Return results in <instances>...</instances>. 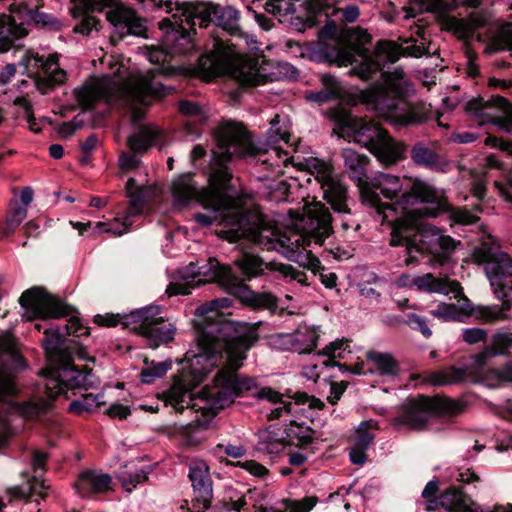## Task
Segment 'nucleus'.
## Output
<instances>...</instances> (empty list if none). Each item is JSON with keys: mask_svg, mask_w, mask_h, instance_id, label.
I'll return each mask as SVG.
<instances>
[{"mask_svg": "<svg viewBox=\"0 0 512 512\" xmlns=\"http://www.w3.org/2000/svg\"><path fill=\"white\" fill-rule=\"evenodd\" d=\"M332 119L338 127L350 133L354 141L368 148L375 146L377 140L383 135L385 130L371 120L358 118L344 108L333 111Z\"/></svg>", "mask_w": 512, "mask_h": 512, "instance_id": "obj_20", "label": "nucleus"}, {"mask_svg": "<svg viewBox=\"0 0 512 512\" xmlns=\"http://www.w3.org/2000/svg\"><path fill=\"white\" fill-rule=\"evenodd\" d=\"M195 348L188 350L185 359L191 366L202 365L199 381L211 367L216 364V354H224L226 364L216 374L214 385L204 388L197 396L190 393L181 383H175L165 395V402L176 412L184 409L201 410L204 415H215L230 405L236 397L254 396L259 400H267L272 404L281 403L271 411L269 419H279L284 413L290 414L291 401H283V395L270 387H260L254 378L241 376L237 370L246 358L247 350L253 340L249 335L236 332H223V338H216L209 331H198Z\"/></svg>", "mask_w": 512, "mask_h": 512, "instance_id": "obj_1", "label": "nucleus"}, {"mask_svg": "<svg viewBox=\"0 0 512 512\" xmlns=\"http://www.w3.org/2000/svg\"><path fill=\"white\" fill-rule=\"evenodd\" d=\"M219 278L230 286L231 293L237 295L247 306L256 310H268L275 313L278 308V298L271 292H256L242 284V281L232 274L231 268L223 266L218 273Z\"/></svg>", "mask_w": 512, "mask_h": 512, "instance_id": "obj_22", "label": "nucleus"}, {"mask_svg": "<svg viewBox=\"0 0 512 512\" xmlns=\"http://www.w3.org/2000/svg\"><path fill=\"white\" fill-rule=\"evenodd\" d=\"M24 361L10 332L0 334V401L12 398L17 388L13 371L24 369Z\"/></svg>", "mask_w": 512, "mask_h": 512, "instance_id": "obj_18", "label": "nucleus"}, {"mask_svg": "<svg viewBox=\"0 0 512 512\" xmlns=\"http://www.w3.org/2000/svg\"><path fill=\"white\" fill-rule=\"evenodd\" d=\"M412 283L418 290L428 293L453 294L455 298H460L463 295L460 283L448 276L436 277L432 273H426L413 278Z\"/></svg>", "mask_w": 512, "mask_h": 512, "instance_id": "obj_31", "label": "nucleus"}, {"mask_svg": "<svg viewBox=\"0 0 512 512\" xmlns=\"http://www.w3.org/2000/svg\"><path fill=\"white\" fill-rule=\"evenodd\" d=\"M405 323L413 330H418L425 338L432 336V331L428 326L427 320L415 313L407 315Z\"/></svg>", "mask_w": 512, "mask_h": 512, "instance_id": "obj_64", "label": "nucleus"}, {"mask_svg": "<svg viewBox=\"0 0 512 512\" xmlns=\"http://www.w3.org/2000/svg\"><path fill=\"white\" fill-rule=\"evenodd\" d=\"M168 25L171 29L167 30L163 39L165 51L169 55L187 54L194 49V42L190 31L178 20L167 19L161 22V26Z\"/></svg>", "mask_w": 512, "mask_h": 512, "instance_id": "obj_27", "label": "nucleus"}, {"mask_svg": "<svg viewBox=\"0 0 512 512\" xmlns=\"http://www.w3.org/2000/svg\"><path fill=\"white\" fill-rule=\"evenodd\" d=\"M304 221V233H284L280 247L297 252L312 243L322 246L333 233L332 216L324 204L317 202L308 208Z\"/></svg>", "mask_w": 512, "mask_h": 512, "instance_id": "obj_11", "label": "nucleus"}, {"mask_svg": "<svg viewBox=\"0 0 512 512\" xmlns=\"http://www.w3.org/2000/svg\"><path fill=\"white\" fill-rule=\"evenodd\" d=\"M507 309V305L479 306L475 311V315L483 322L492 323L506 319L505 310Z\"/></svg>", "mask_w": 512, "mask_h": 512, "instance_id": "obj_52", "label": "nucleus"}, {"mask_svg": "<svg viewBox=\"0 0 512 512\" xmlns=\"http://www.w3.org/2000/svg\"><path fill=\"white\" fill-rule=\"evenodd\" d=\"M229 200H230L229 204H227L226 206H223L219 209H214L213 207H204L205 209H210L211 212L209 214L196 213V214H194L193 219L195 220V222L198 225H200L202 227H209L212 224H214L215 222H219L220 224L223 225V228L218 231V235L221 238L226 239L225 237H223L221 235L223 230L229 229V226L227 225L226 220L228 219L230 214H232L234 212V210L241 211V209H242V206L238 205L236 199L229 196Z\"/></svg>", "mask_w": 512, "mask_h": 512, "instance_id": "obj_36", "label": "nucleus"}, {"mask_svg": "<svg viewBox=\"0 0 512 512\" xmlns=\"http://www.w3.org/2000/svg\"><path fill=\"white\" fill-rule=\"evenodd\" d=\"M23 24H16L10 17L0 14V53L9 51L17 39L27 35Z\"/></svg>", "mask_w": 512, "mask_h": 512, "instance_id": "obj_41", "label": "nucleus"}, {"mask_svg": "<svg viewBox=\"0 0 512 512\" xmlns=\"http://www.w3.org/2000/svg\"><path fill=\"white\" fill-rule=\"evenodd\" d=\"M307 11L305 24L312 27L316 24V16L325 14L327 17L336 16L342 13L343 20L347 23L355 22L359 17V8L356 5H349L344 9L334 8L327 0H306L304 2Z\"/></svg>", "mask_w": 512, "mask_h": 512, "instance_id": "obj_30", "label": "nucleus"}, {"mask_svg": "<svg viewBox=\"0 0 512 512\" xmlns=\"http://www.w3.org/2000/svg\"><path fill=\"white\" fill-rule=\"evenodd\" d=\"M342 157L344 159L345 167L349 171L350 177L356 181L357 185L361 189V186L366 184L365 181V166L366 157L357 153L351 148H345L342 151Z\"/></svg>", "mask_w": 512, "mask_h": 512, "instance_id": "obj_44", "label": "nucleus"}, {"mask_svg": "<svg viewBox=\"0 0 512 512\" xmlns=\"http://www.w3.org/2000/svg\"><path fill=\"white\" fill-rule=\"evenodd\" d=\"M104 403L103 394H85L80 399L71 402L69 405V410L76 414H82L83 412H93Z\"/></svg>", "mask_w": 512, "mask_h": 512, "instance_id": "obj_50", "label": "nucleus"}, {"mask_svg": "<svg viewBox=\"0 0 512 512\" xmlns=\"http://www.w3.org/2000/svg\"><path fill=\"white\" fill-rule=\"evenodd\" d=\"M359 43L349 47L341 48L337 52V60L340 66H347L355 61V56L363 57V61L354 66L350 71V75L358 76L362 80L370 79L375 73L380 71L383 66L397 62L401 56L409 54L412 56H420L419 47L413 46L412 52L409 48H403L394 41H379L374 50V58L366 56L368 49L365 48L366 43H370L371 36L361 29L356 31Z\"/></svg>", "mask_w": 512, "mask_h": 512, "instance_id": "obj_6", "label": "nucleus"}, {"mask_svg": "<svg viewBox=\"0 0 512 512\" xmlns=\"http://www.w3.org/2000/svg\"><path fill=\"white\" fill-rule=\"evenodd\" d=\"M213 20L215 24L229 33H234L238 30L239 14L232 7H219L214 6Z\"/></svg>", "mask_w": 512, "mask_h": 512, "instance_id": "obj_45", "label": "nucleus"}, {"mask_svg": "<svg viewBox=\"0 0 512 512\" xmlns=\"http://www.w3.org/2000/svg\"><path fill=\"white\" fill-rule=\"evenodd\" d=\"M491 46L494 50H508L512 52V24L506 23L498 28L492 38Z\"/></svg>", "mask_w": 512, "mask_h": 512, "instance_id": "obj_53", "label": "nucleus"}, {"mask_svg": "<svg viewBox=\"0 0 512 512\" xmlns=\"http://www.w3.org/2000/svg\"><path fill=\"white\" fill-rule=\"evenodd\" d=\"M43 373L46 377L44 385L47 395L46 399L36 402L18 403L11 402V398H9L7 401L15 413L25 418H34L40 413L47 411L56 396L67 389H88L96 381L91 370L87 368L83 370L76 369L74 365L66 363H61L57 368L45 369Z\"/></svg>", "mask_w": 512, "mask_h": 512, "instance_id": "obj_8", "label": "nucleus"}, {"mask_svg": "<svg viewBox=\"0 0 512 512\" xmlns=\"http://www.w3.org/2000/svg\"><path fill=\"white\" fill-rule=\"evenodd\" d=\"M170 367H171V362L155 363L154 361H152L151 365L142 369L141 374H140L141 381L143 383H151L156 378L162 377L168 371V369Z\"/></svg>", "mask_w": 512, "mask_h": 512, "instance_id": "obj_56", "label": "nucleus"}, {"mask_svg": "<svg viewBox=\"0 0 512 512\" xmlns=\"http://www.w3.org/2000/svg\"><path fill=\"white\" fill-rule=\"evenodd\" d=\"M486 24V17L481 12H472L465 19L453 18L450 21L451 29L462 39H470L473 37L476 29Z\"/></svg>", "mask_w": 512, "mask_h": 512, "instance_id": "obj_43", "label": "nucleus"}, {"mask_svg": "<svg viewBox=\"0 0 512 512\" xmlns=\"http://www.w3.org/2000/svg\"><path fill=\"white\" fill-rule=\"evenodd\" d=\"M125 191L130 200L127 215L122 218L121 223L118 217L115 218L114 223L97 222L94 228L99 232L104 231L111 233L113 236H121L132 225L131 217L141 212L146 195V187L144 185H137L134 178H129Z\"/></svg>", "mask_w": 512, "mask_h": 512, "instance_id": "obj_23", "label": "nucleus"}, {"mask_svg": "<svg viewBox=\"0 0 512 512\" xmlns=\"http://www.w3.org/2000/svg\"><path fill=\"white\" fill-rule=\"evenodd\" d=\"M19 303L27 321L40 318H60L69 314V307L42 287H32L22 293Z\"/></svg>", "mask_w": 512, "mask_h": 512, "instance_id": "obj_16", "label": "nucleus"}, {"mask_svg": "<svg viewBox=\"0 0 512 512\" xmlns=\"http://www.w3.org/2000/svg\"><path fill=\"white\" fill-rule=\"evenodd\" d=\"M417 217H396L391 231V246L406 248V265L417 262V254L431 256L433 264L443 265L449 261L460 242L430 224L418 225Z\"/></svg>", "mask_w": 512, "mask_h": 512, "instance_id": "obj_5", "label": "nucleus"}, {"mask_svg": "<svg viewBox=\"0 0 512 512\" xmlns=\"http://www.w3.org/2000/svg\"><path fill=\"white\" fill-rule=\"evenodd\" d=\"M127 329L144 336L151 347L156 348L174 338L176 328L161 315L158 306H147L128 313Z\"/></svg>", "mask_w": 512, "mask_h": 512, "instance_id": "obj_12", "label": "nucleus"}, {"mask_svg": "<svg viewBox=\"0 0 512 512\" xmlns=\"http://www.w3.org/2000/svg\"><path fill=\"white\" fill-rule=\"evenodd\" d=\"M430 403L433 415L455 416L464 409L461 402L448 397H430Z\"/></svg>", "mask_w": 512, "mask_h": 512, "instance_id": "obj_46", "label": "nucleus"}, {"mask_svg": "<svg viewBox=\"0 0 512 512\" xmlns=\"http://www.w3.org/2000/svg\"><path fill=\"white\" fill-rule=\"evenodd\" d=\"M111 482L112 478L109 474L87 470L79 475L75 487L82 497H88L92 494L107 492L110 490Z\"/></svg>", "mask_w": 512, "mask_h": 512, "instance_id": "obj_34", "label": "nucleus"}, {"mask_svg": "<svg viewBox=\"0 0 512 512\" xmlns=\"http://www.w3.org/2000/svg\"><path fill=\"white\" fill-rule=\"evenodd\" d=\"M159 130L154 126L141 125L127 138V146L134 153H146L156 142Z\"/></svg>", "mask_w": 512, "mask_h": 512, "instance_id": "obj_40", "label": "nucleus"}, {"mask_svg": "<svg viewBox=\"0 0 512 512\" xmlns=\"http://www.w3.org/2000/svg\"><path fill=\"white\" fill-rule=\"evenodd\" d=\"M495 356V352L489 349L487 346L478 354L470 357V363L465 364L464 366H468V375L473 374L482 369L485 365L487 359Z\"/></svg>", "mask_w": 512, "mask_h": 512, "instance_id": "obj_63", "label": "nucleus"}, {"mask_svg": "<svg viewBox=\"0 0 512 512\" xmlns=\"http://www.w3.org/2000/svg\"><path fill=\"white\" fill-rule=\"evenodd\" d=\"M26 19L42 27H47L53 30L61 28V22L50 14L40 12L39 10L29 9L27 11Z\"/></svg>", "mask_w": 512, "mask_h": 512, "instance_id": "obj_55", "label": "nucleus"}, {"mask_svg": "<svg viewBox=\"0 0 512 512\" xmlns=\"http://www.w3.org/2000/svg\"><path fill=\"white\" fill-rule=\"evenodd\" d=\"M406 147L402 142L396 141L385 130L370 151L379 161L391 165L404 158Z\"/></svg>", "mask_w": 512, "mask_h": 512, "instance_id": "obj_33", "label": "nucleus"}, {"mask_svg": "<svg viewBox=\"0 0 512 512\" xmlns=\"http://www.w3.org/2000/svg\"><path fill=\"white\" fill-rule=\"evenodd\" d=\"M411 159L417 166L426 167L437 172H446L449 163L422 143H417L411 150Z\"/></svg>", "mask_w": 512, "mask_h": 512, "instance_id": "obj_39", "label": "nucleus"}, {"mask_svg": "<svg viewBox=\"0 0 512 512\" xmlns=\"http://www.w3.org/2000/svg\"><path fill=\"white\" fill-rule=\"evenodd\" d=\"M403 189L404 185L400 177L380 173L370 182H366V184L362 185L360 192L363 202L374 208L376 212L382 216L383 222H389L391 226H393L395 219H390V216L400 212V209L396 205V202L393 204L383 203L377 190H379L385 198L392 200L398 196L399 192H404Z\"/></svg>", "mask_w": 512, "mask_h": 512, "instance_id": "obj_13", "label": "nucleus"}, {"mask_svg": "<svg viewBox=\"0 0 512 512\" xmlns=\"http://www.w3.org/2000/svg\"><path fill=\"white\" fill-rule=\"evenodd\" d=\"M373 424L370 422L362 423L356 431L354 445L359 448L367 449L373 442L375 435L370 431Z\"/></svg>", "mask_w": 512, "mask_h": 512, "instance_id": "obj_58", "label": "nucleus"}, {"mask_svg": "<svg viewBox=\"0 0 512 512\" xmlns=\"http://www.w3.org/2000/svg\"><path fill=\"white\" fill-rule=\"evenodd\" d=\"M229 229L223 230L222 236L229 242L246 238L254 244L267 250L280 249V240L284 233L270 226L263 215L256 209L234 210L226 220Z\"/></svg>", "mask_w": 512, "mask_h": 512, "instance_id": "obj_9", "label": "nucleus"}, {"mask_svg": "<svg viewBox=\"0 0 512 512\" xmlns=\"http://www.w3.org/2000/svg\"><path fill=\"white\" fill-rule=\"evenodd\" d=\"M320 355L329 357L328 360L323 362L325 366H338L341 371H349L351 372V368L354 365L340 364L335 361V359L346 360L347 355L351 354L349 341L348 340H336L327 345L320 353Z\"/></svg>", "mask_w": 512, "mask_h": 512, "instance_id": "obj_42", "label": "nucleus"}, {"mask_svg": "<svg viewBox=\"0 0 512 512\" xmlns=\"http://www.w3.org/2000/svg\"><path fill=\"white\" fill-rule=\"evenodd\" d=\"M367 363L357 362L351 368L353 374H377L385 378H394L398 376L400 367L395 357L387 352H378L370 350L366 353Z\"/></svg>", "mask_w": 512, "mask_h": 512, "instance_id": "obj_25", "label": "nucleus"}, {"mask_svg": "<svg viewBox=\"0 0 512 512\" xmlns=\"http://www.w3.org/2000/svg\"><path fill=\"white\" fill-rule=\"evenodd\" d=\"M311 175L314 176L323 191L324 199L331 205L335 212L349 213L347 205V187L335 173L330 163L318 158L307 161Z\"/></svg>", "mask_w": 512, "mask_h": 512, "instance_id": "obj_15", "label": "nucleus"}, {"mask_svg": "<svg viewBox=\"0 0 512 512\" xmlns=\"http://www.w3.org/2000/svg\"><path fill=\"white\" fill-rule=\"evenodd\" d=\"M188 478L193 491L191 512H205L214 499L213 480L208 464L200 459L191 460L188 464Z\"/></svg>", "mask_w": 512, "mask_h": 512, "instance_id": "obj_21", "label": "nucleus"}, {"mask_svg": "<svg viewBox=\"0 0 512 512\" xmlns=\"http://www.w3.org/2000/svg\"><path fill=\"white\" fill-rule=\"evenodd\" d=\"M430 314L443 321H460L461 310L453 303H440L437 307L430 311Z\"/></svg>", "mask_w": 512, "mask_h": 512, "instance_id": "obj_54", "label": "nucleus"}, {"mask_svg": "<svg viewBox=\"0 0 512 512\" xmlns=\"http://www.w3.org/2000/svg\"><path fill=\"white\" fill-rule=\"evenodd\" d=\"M32 60L35 65L40 68L39 75L36 77L37 89L45 94L61 85L66 80V72L58 67L57 57L55 55L49 56L46 60L42 57L34 56Z\"/></svg>", "mask_w": 512, "mask_h": 512, "instance_id": "obj_28", "label": "nucleus"}, {"mask_svg": "<svg viewBox=\"0 0 512 512\" xmlns=\"http://www.w3.org/2000/svg\"><path fill=\"white\" fill-rule=\"evenodd\" d=\"M287 441L295 446L304 447L313 440L314 432L307 426L291 422L285 429Z\"/></svg>", "mask_w": 512, "mask_h": 512, "instance_id": "obj_47", "label": "nucleus"}, {"mask_svg": "<svg viewBox=\"0 0 512 512\" xmlns=\"http://www.w3.org/2000/svg\"><path fill=\"white\" fill-rule=\"evenodd\" d=\"M213 11L214 5L209 3L183 2L176 4L173 19L194 31L196 25L204 28L212 22Z\"/></svg>", "mask_w": 512, "mask_h": 512, "instance_id": "obj_26", "label": "nucleus"}, {"mask_svg": "<svg viewBox=\"0 0 512 512\" xmlns=\"http://www.w3.org/2000/svg\"><path fill=\"white\" fill-rule=\"evenodd\" d=\"M216 147L212 151L209 164V185L199 187L190 173L179 175L171 185L173 201L177 205H187L196 201L203 207L219 209L229 204V195L225 190L232 180L229 162L236 158L252 156L257 153L250 133L239 123L227 121L214 131Z\"/></svg>", "mask_w": 512, "mask_h": 512, "instance_id": "obj_2", "label": "nucleus"}, {"mask_svg": "<svg viewBox=\"0 0 512 512\" xmlns=\"http://www.w3.org/2000/svg\"><path fill=\"white\" fill-rule=\"evenodd\" d=\"M262 498V494L257 492L255 489H248L246 493L237 500L230 498V500L225 504V509L240 512L247 506H251L254 511L255 508L258 507L259 500H262Z\"/></svg>", "mask_w": 512, "mask_h": 512, "instance_id": "obj_51", "label": "nucleus"}, {"mask_svg": "<svg viewBox=\"0 0 512 512\" xmlns=\"http://www.w3.org/2000/svg\"><path fill=\"white\" fill-rule=\"evenodd\" d=\"M477 262L484 265V270L495 293L504 297L512 293V259L498 247L483 243L476 251Z\"/></svg>", "mask_w": 512, "mask_h": 512, "instance_id": "obj_14", "label": "nucleus"}, {"mask_svg": "<svg viewBox=\"0 0 512 512\" xmlns=\"http://www.w3.org/2000/svg\"><path fill=\"white\" fill-rule=\"evenodd\" d=\"M117 479L127 492H131L137 484L145 482L148 475L141 469H133L126 465L117 472Z\"/></svg>", "mask_w": 512, "mask_h": 512, "instance_id": "obj_48", "label": "nucleus"}, {"mask_svg": "<svg viewBox=\"0 0 512 512\" xmlns=\"http://www.w3.org/2000/svg\"><path fill=\"white\" fill-rule=\"evenodd\" d=\"M322 82L326 88L324 90L308 94V100L323 103L339 95L341 88L333 76L324 75L322 77Z\"/></svg>", "mask_w": 512, "mask_h": 512, "instance_id": "obj_49", "label": "nucleus"}, {"mask_svg": "<svg viewBox=\"0 0 512 512\" xmlns=\"http://www.w3.org/2000/svg\"><path fill=\"white\" fill-rule=\"evenodd\" d=\"M318 334L315 330L304 327L291 334L280 336L281 344L288 350L299 354L311 353L317 346Z\"/></svg>", "mask_w": 512, "mask_h": 512, "instance_id": "obj_32", "label": "nucleus"}, {"mask_svg": "<svg viewBox=\"0 0 512 512\" xmlns=\"http://www.w3.org/2000/svg\"><path fill=\"white\" fill-rule=\"evenodd\" d=\"M128 314H113L106 313L104 315L98 314L94 317V323L101 327H115L118 324H121L124 328L126 327V317Z\"/></svg>", "mask_w": 512, "mask_h": 512, "instance_id": "obj_62", "label": "nucleus"}, {"mask_svg": "<svg viewBox=\"0 0 512 512\" xmlns=\"http://www.w3.org/2000/svg\"><path fill=\"white\" fill-rule=\"evenodd\" d=\"M158 74L159 70H150L133 76L124 84L110 77L93 79L75 89V97L85 110L93 108L101 100L109 104L126 100L133 104L148 105L153 99L166 94L164 85L156 80Z\"/></svg>", "mask_w": 512, "mask_h": 512, "instance_id": "obj_4", "label": "nucleus"}, {"mask_svg": "<svg viewBox=\"0 0 512 512\" xmlns=\"http://www.w3.org/2000/svg\"><path fill=\"white\" fill-rule=\"evenodd\" d=\"M488 107H498L503 109V114L493 116L491 122L500 130L512 133V106L509 105L507 99L502 96H491L489 100L483 98H475L466 104V110L479 116L485 115V109ZM487 145L498 148L507 152L512 156V141L504 140L501 137L488 136L485 140Z\"/></svg>", "mask_w": 512, "mask_h": 512, "instance_id": "obj_17", "label": "nucleus"}, {"mask_svg": "<svg viewBox=\"0 0 512 512\" xmlns=\"http://www.w3.org/2000/svg\"><path fill=\"white\" fill-rule=\"evenodd\" d=\"M234 264L247 280L259 277L265 271H271L278 273L284 279L294 280L302 285H307V275L304 271L296 269L290 264L264 262L259 256L252 253L240 254L235 258Z\"/></svg>", "mask_w": 512, "mask_h": 512, "instance_id": "obj_19", "label": "nucleus"}, {"mask_svg": "<svg viewBox=\"0 0 512 512\" xmlns=\"http://www.w3.org/2000/svg\"><path fill=\"white\" fill-rule=\"evenodd\" d=\"M42 343L51 360L58 362V365L61 363L67 364L69 360V355H66L68 343H66L59 328H45Z\"/></svg>", "mask_w": 512, "mask_h": 512, "instance_id": "obj_37", "label": "nucleus"}, {"mask_svg": "<svg viewBox=\"0 0 512 512\" xmlns=\"http://www.w3.org/2000/svg\"><path fill=\"white\" fill-rule=\"evenodd\" d=\"M512 345L511 333H496L492 337L491 345L487 346L496 355L504 354Z\"/></svg>", "mask_w": 512, "mask_h": 512, "instance_id": "obj_61", "label": "nucleus"}, {"mask_svg": "<svg viewBox=\"0 0 512 512\" xmlns=\"http://www.w3.org/2000/svg\"><path fill=\"white\" fill-rule=\"evenodd\" d=\"M470 503V498L460 488L452 486L442 492L437 499L427 502L425 509L431 511L440 506L449 512H462Z\"/></svg>", "mask_w": 512, "mask_h": 512, "instance_id": "obj_35", "label": "nucleus"}, {"mask_svg": "<svg viewBox=\"0 0 512 512\" xmlns=\"http://www.w3.org/2000/svg\"><path fill=\"white\" fill-rule=\"evenodd\" d=\"M440 213H449L450 218L458 223L463 225L473 224L475 223L478 218L474 214H472L468 209L466 208H454L450 204V209L448 210H441Z\"/></svg>", "mask_w": 512, "mask_h": 512, "instance_id": "obj_59", "label": "nucleus"}, {"mask_svg": "<svg viewBox=\"0 0 512 512\" xmlns=\"http://www.w3.org/2000/svg\"><path fill=\"white\" fill-rule=\"evenodd\" d=\"M432 415L430 397L419 395L404 404L402 412L393 419V424L421 430Z\"/></svg>", "mask_w": 512, "mask_h": 512, "instance_id": "obj_24", "label": "nucleus"}, {"mask_svg": "<svg viewBox=\"0 0 512 512\" xmlns=\"http://www.w3.org/2000/svg\"><path fill=\"white\" fill-rule=\"evenodd\" d=\"M198 70L206 81L218 76L229 75L241 85H258L260 83L257 61L242 56L235 50L234 45L218 38L214 39L213 50L200 57Z\"/></svg>", "mask_w": 512, "mask_h": 512, "instance_id": "obj_7", "label": "nucleus"}, {"mask_svg": "<svg viewBox=\"0 0 512 512\" xmlns=\"http://www.w3.org/2000/svg\"><path fill=\"white\" fill-rule=\"evenodd\" d=\"M468 370V366H450L442 370L431 371L423 374V380L434 386L458 384L466 380Z\"/></svg>", "mask_w": 512, "mask_h": 512, "instance_id": "obj_38", "label": "nucleus"}, {"mask_svg": "<svg viewBox=\"0 0 512 512\" xmlns=\"http://www.w3.org/2000/svg\"><path fill=\"white\" fill-rule=\"evenodd\" d=\"M396 205L400 209V217L413 215L417 219L435 217L441 210L450 209L444 190L421 179H414L411 186L404 189L396 199Z\"/></svg>", "mask_w": 512, "mask_h": 512, "instance_id": "obj_10", "label": "nucleus"}, {"mask_svg": "<svg viewBox=\"0 0 512 512\" xmlns=\"http://www.w3.org/2000/svg\"><path fill=\"white\" fill-rule=\"evenodd\" d=\"M107 20L121 33L143 36L146 32V21L135 11L122 5H115L106 13Z\"/></svg>", "mask_w": 512, "mask_h": 512, "instance_id": "obj_29", "label": "nucleus"}, {"mask_svg": "<svg viewBox=\"0 0 512 512\" xmlns=\"http://www.w3.org/2000/svg\"><path fill=\"white\" fill-rule=\"evenodd\" d=\"M139 154L132 151H123L118 160L120 170L122 172H130L139 169L142 164Z\"/></svg>", "mask_w": 512, "mask_h": 512, "instance_id": "obj_60", "label": "nucleus"}, {"mask_svg": "<svg viewBox=\"0 0 512 512\" xmlns=\"http://www.w3.org/2000/svg\"><path fill=\"white\" fill-rule=\"evenodd\" d=\"M383 84L361 90L359 101L376 116L396 126L419 125L426 121L424 108L410 103L407 98L414 92L402 69L382 74Z\"/></svg>", "mask_w": 512, "mask_h": 512, "instance_id": "obj_3", "label": "nucleus"}, {"mask_svg": "<svg viewBox=\"0 0 512 512\" xmlns=\"http://www.w3.org/2000/svg\"><path fill=\"white\" fill-rule=\"evenodd\" d=\"M22 476L28 479V482L23 485H16L7 489V493L14 498H27L36 492V484L38 482L37 476L28 477L26 472H22Z\"/></svg>", "mask_w": 512, "mask_h": 512, "instance_id": "obj_57", "label": "nucleus"}]
</instances>
